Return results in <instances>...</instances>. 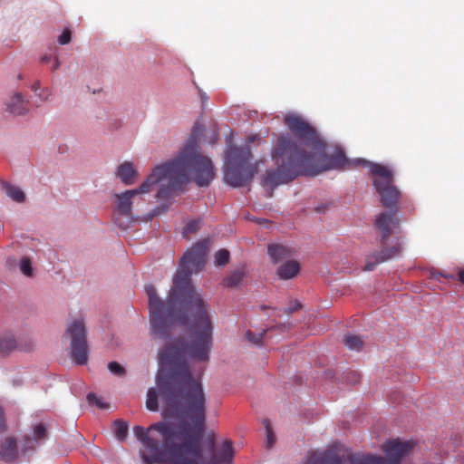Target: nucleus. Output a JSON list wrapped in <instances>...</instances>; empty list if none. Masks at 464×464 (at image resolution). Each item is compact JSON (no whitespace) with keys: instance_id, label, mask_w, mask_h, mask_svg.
<instances>
[{"instance_id":"10","label":"nucleus","mask_w":464,"mask_h":464,"mask_svg":"<svg viewBox=\"0 0 464 464\" xmlns=\"http://www.w3.org/2000/svg\"><path fill=\"white\" fill-rule=\"evenodd\" d=\"M324 150H325V144L324 143ZM324 156L319 160L320 164V171L316 174H320L321 172L330 169H345L346 166H349L350 163L346 159L345 155L343 153H336L332 155L329 159L326 158L325 151L323 152Z\"/></svg>"},{"instance_id":"13","label":"nucleus","mask_w":464,"mask_h":464,"mask_svg":"<svg viewBox=\"0 0 464 464\" xmlns=\"http://www.w3.org/2000/svg\"><path fill=\"white\" fill-rule=\"evenodd\" d=\"M299 272V263L295 260H289L279 266L276 273L280 279L287 280L295 277Z\"/></svg>"},{"instance_id":"31","label":"nucleus","mask_w":464,"mask_h":464,"mask_svg":"<svg viewBox=\"0 0 464 464\" xmlns=\"http://www.w3.org/2000/svg\"><path fill=\"white\" fill-rule=\"evenodd\" d=\"M72 31L70 29H64L63 34L58 37L60 44L64 45L71 42Z\"/></svg>"},{"instance_id":"8","label":"nucleus","mask_w":464,"mask_h":464,"mask_svg":"<svg viewBox=\"0 0 464 464\" xmlns=\"http://www.w3.org/2000/svg\"><path fill=\"white\" fill-rule=\"evenodd\" d=\"M374 226L381 234V244L385 245L394 227L399 226L396 211H384L378 214Z\"/></svg>"},{"instance_id":"4","label":"nucleus","mask_w":464,"mask_h":464,"mask_svg":"<svg viewBox=\"0 0 464 464\" xmlns=\"http://www.w3.org/2000/svg\"><path fill=\"white\" fill-rule=\"evenodd\" d=\"M252 154L246 145L241 148L230 147L225 154L224 178L232 187L237 188L249 183L256 173V167L250 164Z\"/></svg>"},{"instance_id":"42","label":"nucleus","mask_w":464,"mask_h":464,"mask_svg":"<svg viewBox=\"0 0 464 464\" xmlns=\"http://www.w3.org/2000/svg\"><path fill=\"white\" fill-rule=\"evenodd\" d=\"M253 140H254V137L249 138V141L252 142Z\"/></svg>"},{"instance_id":"22","label":"nucleus","mask_w":464,"mask_h":464,"mask_svg":"<svg viewBox=\"0 0 464 464\" xmlns=\"http://www.w3.org/2000/svg\"><path fill=\"white\" fill-rule=\"evenodd\" d=\"M146 407L151 411H158V393L154 388L148 391Z\"/></svg>"},{"instance_id":"16","label":"nucleus","mask_w":464,"mask_h":464,"mask_svg":"<svg viewBox=\"0 0 464 464\" xmlns=\"http://www.w3.org/2000/svg\"><path fill=\"white\" fill-rule=\"evenodd\" d=\"M16 347V340L12 334L6 333L0 336V356L9 355Z\"/></svg>"},{"instance_id":"2","label":"nucleus","mask_w":464,"mask_h":464,"mask_svg":"<svg viewBox=\"0 0 464 464\" xmlns=\"http://www.w3.org/2000/svg\"><path fill=\"white\" fill-rule=\"evenodd\" d=\"M203 131L201 125L196 124L188 140L179 154L171 160L156 166L148 177L153 176L150 192L159 184L157 198L165 201L160 207L165 210L182 186L194 181L198 187H207L214 179L215 169L212 161L200 152L199 137Z\"/></svg>"},{"instance_id":"36","label":"nucleus","mask_w":464,"mask_h":464,"mask_svg":"<svg viewBox=\"0 0 464 464\" xmlns=\"http://www.w3.org/2000/svg\"><path fill=\"white\" fill-rule=\"evenodd\" d=\"M457 278L464 285V269L458 268Z\"/></svg>"},{"instance_id":"11","label":"nucleus","mask_w":464,"mask_h":464,"mask_svg":"<svg viewBox=\"0 0 464 464\" xmlns=\"http://www.w3.org/2000/svg\"><path fill=\"white\" fill-rule=\"evenodd\" d=\"M29 102L19 93H14L6 103V110L14 115H24L28 112Z\"/></svg>"},{"instance_id":"34","label":"nucleus","mask_w":464,"mask_h":464,"mask_svg":"<svg viewBox=\"0 0 464 464\" xmlns=\"http://www.w3.org/2000/svg\"><path fill=\"white\" fill-rule=\"evenodd\" d=\"M5 429V422L4 418L3 409L0 407V430H4Z\"/></svg>"},{"instance_id":"7","label":"nucleus","mask_w":464,"mask_h":464,"mask_svg":"<svg viewBox=\"0 0 464 464\" xmlns=\"http://www.w3.org/2000/svg\"><path fill=\"white\" fill-rule=\"evenodd\" d=\"M153 182V176L147 177V179L141 183V185L138 188L126 190L120 194H115V198H117L115 211L117 212V214L125 217L129 222L132 221V198L140 194L149 193L150 186Z\"/></svg>"},{"instance_id":"30","label":"nucleus","mask_w":464,"mask_h":464,"mask_svg":"<svg viewBox=\"0 0 464 464\" xmlns=\"http://www.w3.org/2000/svg\"><path fill=\"white\" fill-rule=\"evenodd\" d=\"M109 371L117 376H123L125 374V369L117 362H111L108 363Z\"/></svg>"},{"instance_id":"12","label":"nucleus","mask_w":464,"mask_h":464,"mask_svg":"<svg viewBox=\"0 0 464 464\" xmlns=\"http://www.w3.org/2000/svg\"><path fill=\"white\" fill-rule=\"evenodd\" d=\"M18 456L16 440L14 437H8L0 448V457L5 461H12Z\"/></svg>"},{"instance_id":"24","label":"nucleus","mask_w":464,"mask_h":464,"mask_svg":"<svg viewBox=\"0 0 464 464\" xmlns=\"http://www.w3.org/2000/svg\"><path fill=\"white\" fill-rule=\"evenodd\" d=\"M230 259L229 251L227 249H220L215 254V265L218 266H226Z\"/></svg>"},{"instance_id":"21","label":"nucleus","mask_w":464,"mask_h":464,"mask_svg":"<svg viewBox=\"0 0 464 464\" xmlns=\"http://www.w3.org/2000/svg\"><path fill=\"white\" fill-rule=\"evenodd\" d=\"M263 425L266 429V439L265 441L266 447L267 449H271L275 445L276 440V434L273 431L270 420L268 419H265L263 420Z\"/></svg>"},{"instance_id":"41","label":"nucleus","mask_w":464,"mask_h":464,"mask_svg":"<svg viewBox=\"0 0 464 464\" xmlns=\"http://www.w3.org/2000/svg\"><path fill=\"white\" fill-rule=\"evenodd\" d=\"M115 223L117 224V226H119V227H121V228H126V227H127V226H126V225H124V226H123V225L120 222V219H119L118 218H116V219H115Z\"/></svg>"},{"instance_id":"25","label":"nucleus","mask_w":464,"mask_h":464,"mask_svg":"<svg viewBox=\"0 0 464 464\" xmlns=\"http://www.w3.org/2000/svg\"><path fill=\"white\" fill-rule=\"evenodd\" d=\"M38 441L30 435H24L21 440V449L23 452H27L35 449Z\"/></svg>"},{"instance_id":"35","label":"nucleus","mask_w":464,"mask_h":464,"mask_svg":"<svg viewBox=\"0 0 464 464\" xmlns=\"http://www.w3.org/2000/svg\"><path fill=\"white\" fill-rule=\"evenodd\" d=\"M300 307H301L300 303H298L297 301H295V305H292V306L288 307V309H287V313L292 314V313H294V312L297 311L298 309H300Z\"/></svg>"},{"instance_id":"1","label":"nucleus","mask_w":464,"mask_h":464,"mask_svg":"<svg viewBox=\"0 0 464 464\" xmlns=\"http://www.w3.org/2000/svg\"><path fill=\"white\" fill-rule=\"evenodd\" d=\"M284 122L292 134L312 149L307 152L297 145L288 134H281L272 150L276 169L263 178V186L275 188L299 176H316L320 171L319 160L324 156V142L315 130L300 115L287 114Z\"/></svg>"},{"instance_id":"32","label":"nucleus","mask_w":464,"mask_h":464,"mask_svg":"<svg viewBox=\"0 0 464 464\" xmlns=\"http://www.w3.org/2000/svg\"><path fill=\"white\" fill-rule=\"evenodd\" d=\"M347 379L350 382H357L360 380V375L356 372H351L348 373Z\"/></svg>"},{"instance_id":"33","label":"nucleus","mask_w":464,"mask_h":464,"mask_svg":"<svg viewBox=\"0 0 464 464\" xmlns=\"http://www.w3.org/2000/svg\"><path fill=\"white\" fill-rule=\"evenodd\" d=\"M438 276H442V277H444L446 279H452V280H454V279L457 278V274L455 275V274L439 272Z\"/></svg>"},{"instance_id":"28","label":"nucleus","mask_w":464,"mask_h":464,"mask_svg":"<svg viewBox=\"0 0 464 464\" xmlns=\"http://www.w3.org/2000/svg\"><path fill=\"white\" fill-rule=\"evenodd\" d=\"M20 270L26 276H32L33 267L32 263L28 257H23L20 261Z\"/></svg>"},{"instance_id":"17","label":"nucleus","mask_w":464,"mask_h":464,"mask_svg":"<svg viewBox=\"0 0 464 464\" xmlns=\"http://www.w3.org/2000/svg\"><path fill=\"white\" fill-rule=\"evenodd\" d=\"M129 425L126 421L121 420H116L112 423V431L118 440H125L128 434Z\"/></svg>"},{"instance_id":"18","label":"nucleus","mask_w":464,"mask_h":464,"mask_svg":"<svg viewBox=\"0 0 464 464\" xmlns=\"http://www.w3.org/2000/svg\"><path fill=\"white\" fill-rule=\"evenodd\" d=\"M4 189L5 194L16 202H24L25 194L18 188L10 184H5Z\"/></svg>"},{"instance_id":"26","label":"nucleus","mask_w":464,"mask_h":464,"mask_svg":"<svg viewBox=\"0 0 464 464\" xmlns=\"http://www.w3.org/2000/svg\"><path fill=\"white\" fill-rule=\"evenodd\" d=\"M266 333V330H263L261 333L258 334L253 333L252 331L249 330L246 332V337L250 343L256 345H260L262 344V340Z\"/></svg>"},{"instance_id":"5","label":"nucleus","mask_w":464,"mask_h":464,"mask_svg":"<svg viewBox=\"0 0 464 464\" xmlns=\"http://www.w3.org/2000/svg\"><path fill=\"white\" fill-rule=\"evenodd\" d=\"M356 164L370 168L371 173L376 177L373 180V185L381 197L382 206L385 208H390V211L397 212L401 192L393 185L394 177L392 171L386 166L371 163L362 159L357 160Z\"/></svg>"},{"instance_id":"19","label":"nucleus","mask_w":464,"mask_h":464,"mask_svg":"<svg viewBox=\"0 0 464 464\" xmlns=\"http://www.w3.org/2000/svg\"><path fill=\"white\" fill-rule=\"evenodd\" d=\"M244 276L243 270H236L224 279V284L228 287H236L242 282Z\"/></svg>"},{"instance_id":"23","label":"nucleus","mask_w":464,"mask_h":464,"mask_svg":"<svg viewBox=\"0 0 464 464\" xmlns=\"http://www.w3.org/2000/svg\"><path fill=\"white\" fill-rule=\"evenodd\" d=\"M201 227V219L188 221L183 228V237H188L190 234L196 233Z\"/></svg>"},{"instance_id":"39","label":"nucleus","mask_w":464,"mask_h":464,"mask_svg":"<svg viewBox=\"0 0 464 464\" xmlns=\"http://www.w3.org/2000/svg\"><path fill=\"white\" fill-rule=\"evenodd\" d=\"M50 61H51V56H50V55H49V56H48V55H45V56H44V57L42 58V63H49Z\"/></svg>"},{"instance_id":"20","label":"nucleus","mask_w":464,"mask_h":464,"mask_svg":"<svg viewBox=\"0 0 464 464\" xmlns=\"http://www.w3.org/2000/svg\"><path fill=\"white\" fill-rule=\"evenodd\" d=\"M344 345L350 350H360L363 345L361 337L353 334L345 335L343 338Z\"/></svg>"},{"instance_id":"3","label":"nucleus","mask_w":464,"mask_h":464,"mask_svg":"<svg viewBox=\"0 0 464 464\" xmlns=\"http://www.w3.org/2000/svg\"><path fill=\"white\" fill-rule=\"evenodd\" d=\"M414 447L415 443L412 440L395 438L382 445L385 457L349 450L339 456L333 450H327L324 453H313L304 464H401L404 458L411 454Z\"/></svg>"},{"instance_id":"43","label":"nucleus","mask_w":464,"mask_h":464,"mask_svg":"<svg viewBox=\"0 0 464 464\" xmlns=\"http://www.w3.org/2000/svg\"><path fill=\"white\" fill-rule=\"evenodd\" d=\"M210 440H214L213 438H211Z\"/></svg>"},{"instance_id":"27","label":"nucleus","mask_w":464,"mask_h":464,"mask_svg":"<svg viewBox=\"0 0 464 464\" xmlns=\"http://www.w3.org/2000/svg\"><path fill=\"white\" fill-rule=\"evenodd\" d=\"M47 437V428L44 423H39L34 428V438L37 440H43Z\"/></svg>"},{"instance_id":"29","label":"nucleus","mask_w":464,"mask_h":464,"mask_svg":"<svg viewBox=\"0 0 464 464\" xmlns=\"http://www.w3.org/2000/svg\"><path fill=\"white\" fill-rule=\"evenodd\" d=\"M87 401L90 404L96 405L98 408L105 410L109 408V404L102 401L101 398L91 392L87 395Z\"/></svg>"},{"instance_id":"15","label":"nucleus","mask_w":464,"mask_h":464,"mask_svg":"<svg viewBox=\"0 0 464 464\" xmlns=\"http://www.w3.org/2000/svg\"><path fill=\"white\" fill-rule=\"evenodd\" d=\"M137 171L131 162L125 161L117 169V176L125 185H131L135 181Z\"/></svg>"},{"instance_id":"37","label":"nucleus","mask_w":464,"mask_h":464,"mask_svg":"<svg viewBox=\"0 0 464 464\" xmlns=\"http://www.w3.org/2000/svg\"><path fill=\"white\" fill-rule=\"evenodd\" d=\"M59 67H60V62H59V60H58L57 58H55V60H54V63H53V65L52 70H53V71H55V70H57Z\"/></svg>"},{"instance_id":"40","label":"nucleus","mask_w":464,"mask_h":464,"mask_svg":"<svg viewBox=\"0 0 464 464\" xmlns=\"http://www.w3.org/2000/svg\"><path fill=\"white\" fill-rule=\"evenodd\" d=\"M40 88V83L39 82H34L33 85H32V90L36 92L38 89Z\"/></svg>"},{"instance_id":"14","label":"nucleus","mask_w":464,"mask_h":464,"mask_svg":"<svg viewBox=\"0 0 464 464\" xmlns=\"http://www.w3.org/2000/svg\"><path fill=\"white\" fill-rule=\"evenodd\" d=\"M267 252L273 262L277 263L293 256L295 250L280 244H275L268 246Z\"/></svg>"},{"instance_id":"6","label":"nucleus","mask_w":464,"mask_h":464,"mask_svg":"<svg viewBox=\"0 0 464 464\" xmlns=\"http://www.w3.org/2000/svg\"><path fill=\"white\" fill-rule=\"evenodd\" d=\"M71 338L70 357L75 364L84 365L88 362L89 346L87 330L82 319L73 320L66 329Z\"/></svg>"},{"instance_id":"9","label":"nucleus","mask_w":464,"mask_h":464,"mask_svg":"<svg viewBox=\"0 0 464 464\" xmlns=\"http://www.w3.org/2000/svg\"><path fill=\"white\" fill-rule=\"evenodd\" d=\"M382 246V247L380 253L376 252L367 256L363 270L372 271L379 263L387 261L398 256L401 249L399 244L391 247H386L385 245Z\"/></svg>"},{"instance_id":"38","label":"nucleus","mask_w":464,"mask_h":464,"mask_svg":"<svg viewBox=\"0 0 464 464\" xmlns=\"http://www.w3.org/2000/svg\"><path fill=\"white\" fill-rule=\"evenodd\" d=\"M208 97L207 96V94L206 93H202L201 94V102H202L203 106H205V104L208 102Z\"/></svg>"}]
</instances>
